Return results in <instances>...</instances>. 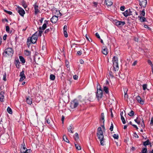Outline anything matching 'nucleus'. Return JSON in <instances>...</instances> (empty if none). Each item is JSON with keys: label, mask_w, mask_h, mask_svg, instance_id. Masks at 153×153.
Masks as SVG:
<instances>
[{"label": "nucleus", "mask_w": 153, "mask_h": 153, "mask_svg": "<svg viewBox=\"0 0 153 153\" xmlns=\"http://www.w3.org/2000/svg\"><path fill=\"white\" fill-rule=\"evenodd\" d=\"M97 135L98 139L100 141L101 145L102 146H104L105 145V139H104L103 132L100 127H99L98 128Z\"/></svg>", "instance_id": "f257e3e1"}, {"label": "nucleus", "mask_w": 153, "mask_h": 153, "mask_svg": "<svg viewBox=\"0 0 153 153\" xmlns=\"http://www.w3.org/2000/svg\"><path fill=\"white\" fill-rule=\"evenodd\" d=\"M14 53V51L12 48H9L5 49L3 53V56L5 57L11 56Z\"/></svg>", "instance_id": "f03ea898"}, {"label": "nucleus", "mask_w": 153, "mask_h": 153, "mask_svg": "<svg viewBox=\"0 0 153 153\" xmlns=\"http://www.w3.org/2000/svg\"><path fill=\"white\" fill-rule=\"evenodd\" d=\"M114 69L115 71H118L119 69L118 64V58L115 56H114L112 59Z\"/></svg>", "instance_id": "7ed1b4c3"}, {"label": "nucleus", "mask_w": 153, "mask_h": 153, "mask_svg": "<svg viewBox=\"0 0 153 153\" xmlns=\"http://www.w3.org/2000/svg\"><path fill=\"white\" fill-rule=\"evenodd\" d=\"M31 150L30 149H27L26 148L24 141L21 145L20 149L21 153H31Z\"/></svg>", "instance_id": "20e7f679"}, {"label": "nucleus", "mask_w": 153, "mask_h": 153, "mask_svg": "<svg viewBox=\"0 0 153 153\" xmlns=\"http://www.w3.org/2000/svg\"><path fill=\"white\" fill-rule=\"evenodd\" d=\"M80 101L79 100L74 99L72 101L70 104V107L72 109H74L77 107L79 105V102Z\"/></svg>", "instance_id": "39448f33"}, {"label": "nucleus", "mask_w": 153, "mask_h": 153, "mask_svg": "<svg viewBox=\"0 0 153 153\" xmlns=\"http://www.w3.org/2000/svg\"><path fill=\"white\" fill-rule=\"evenodd\" d=\"M97 91L96 93V96L98 100L101 99L102 96V91L101 88L98 89L97 88Z\"/></svg>", "instance_id": "423d86ee"}, {"label": "nucleus", "mask_w": 153, "mask_h": 153, "mask_svg": "<svg viewBox=\"0 0 153 153\" xmlns=\"http://www.w3.org/2000/svg\"><path fill=\"white\" fill-rule=\"evenodd\" d=\"M139 5L141 7H145L147 4V0H139Z\"/></svg>", "instance_id": "0eeeda50"}, {"label": "nucleus", "mask_w": 153, "mask_h": 153, "mask_svg": "<svg viewBox=\"0 0 153 153\" xmlns=\"http://www.w3.org/2000/svg\"><path fill=\"white\" fill-rule=\"evenodd\" d=\"M18 8L19 9L17 11L18 12L21 16H23L25 13L24 10L22 7L19 6H18Z\"/></svg>", "instance_id": "6e6552de"}, {"label": "nucleus", "mask_w": 153, "mask_h": 153, "mask_svg": "<svg viewBox=\"0 0 153 153\" xmlns=\"http://www.w3.org/2000/svg\"><path fill=\"white\" fill-rule=\"evenodd\" d=\"M24 73V69H23L22 71L20 72V78L19 79L20 82L22 81L25 78Z\"/></svg>", "instance_id": "1a4fd4ad"}, {"label": "nucleus", "mask_w": 153, "mask_h": 153, "mask_svg": "<svg viewBox=\"0 0 153 153\" xmlns=\"http://www.w3.org/2000/svg\"><path fill=\"white\" fill-rule=\"evenodd\" d=\"M125 24L124 21H117L116 22V25L118 27H121L124 25Z\"/></svg>", "instance_id": "9d476101"}, {"label": "nucleus", "mask_w": 153, "mask_h": 153, "mask_svg": "<svg viewBox=\"0 0 153 153\" xmlns=\"http://www.w3.org/2000/svg\"><path fill=\"white\" fill-rule=\"evenodd\" d=\"M58 20V17L56 16H53L51 19V22L53 23H55Z\"/></svg>", "instance_id": "9b49d317"}, {"label": "nucleus", "mask_w": 153, "mask_h": 153, "mask_svg": "<svg viewBox=\"0 0 153 153\" xmlns=\"http://www.w3.org/2000/svg\"><path fill=\"white\" fill-rule=\"evenodd\" d=\"M30 38V40L33 39L37 40L38 38V33L37 32L34 33L31 37H29Z\"/></svg>", "instance_id": "f8f14e48"}, {"label": "nucleus", "mask_w": 153, "mask_h": 153, "mask_svg": "<svg viewBox=\"0 0 153 153\" xmlns=\"http://www.w3.org/2000/svg\"><path fill=\"white\" fill-rule=\"evenodd\" d=\"M26 102L29 105H31L32 102V99L30 96L26 97Z\"/></svg>", "instance_id": "ddd939ff"}, {"label": "nucleus", "mask_w": 153, "mask_h": 153, "mask_svg": "<svg viewBox=\"0 0 153 153\" xmlns=\"http://www.w3.org/2000/svg\"><path fill=\"white\" fill-rule=\"evenodd\" d=\"M105 3L108 7L111 6L113 3L112 0H105Z\"/></svg>", "instance_id": "4468645a"}, {"label": "nucleus", "mask_w": 153, "mask_h": 153, "mask_svg": "<svg viewBox=\"0 0 153 153\" xmlns=\"http://www.w3.org/2000/svg\"><path fill=\"white\" fill-rule=\"evenodd\" d=\"M74 129V127L73 125L71 124L70 126L68 128V132L71 133H74L73 130Z\"/></svg>", "instance_id": "2eb2a0df"}, {"label": "nucleus", "mask_w": 153, "mask_h": 153, "mask_svg": "<svg viewBox=\"0 0 153 153\" xmlns=\"http://www.w3.org/2000/svg\"><path fill=\"white\" fill-rule=\"evenodd\" d=\"M4 92L3 91H1L0 93V101L1 102L4 101Z\"/></svg>", "instance_id": "dca6fc26"}, {"label": "nucleus", "mask_w": 153, "mask_h": 153, "mask_svg": "<svg viewBox=\"0 0 153 153\" xmlns=\"http://www.w3.org/2000/svg\"><path fill=\"white\" fill-rule=\"evenodd\" d=\"M34 9L35 10V14H37L39 12V10L38 9L39 7L38 5H36V4L35 3L34 5Z\"/></svg>", "instance_id": "f3484780"}, {"label": "nucleus", "mask_w": 153, "mask_h": 153, "mask_svg": "<svg viewBox=\"0 0 153 153\" xmlns=\"http://www.w3.org/2000/svg\"><path fill=\"white\" fill-rule=\"evenodd\" d=\"M136 99L138 102L141 104H143V101L141 99V97L139 96H137L136 97Z\"/></svg>", "instance_id": "a211bd4d"}, {"label": "nucleus", "mask_w": 153, "mask_h": 153, "mask_svg": "<svg viewBox=\"0 0 153 153\" xmlns=\"http://www.w3.org/2000/svg\"><path fill=\"white\" fill-rule=\"evenodd\" d=\"M129 11L130 9H129L128 10H126V11L123 13V14L124 15V16L126 17L130 16V13L129 12Z\"/></svg>", "instance_id": "6ab92c4d"}, {"label": "nucleus", "mask_w": 153, "mask_h": 153, "mask_svg": "<svg viewBox=\"0 0 153 153\" xmlns=\"http://www.w3.org/2000/svg\"><path fill=\"white\" fill-rule=\"evenodd\" d=\"M134 121L138 124H140L141 121H142V119L139 117H137L136 119L134 120Z\"/></svg>", "instance_id": "aec40b11"}, {"label": "nucleus", "mask_w": 153, "mask_h": 153, "mask_svg": "<svg viewBox=\"0 0 153 153\" xmlns=\"http://www.w3.org/2000/svg\"><path fill=\"white\" fill-rule=\"evenodd\" d=\"M102 53L105 55H107L108 54V49L107 48H104L102 49Z\"/></svg>", "instance_id": "412c9836"}, {"label": "nucleus", "mask_w": 153, "mask_h": 153, "mask_svg": "<svg viewBox=\"0 0 153 153\" xmlns=\"http://www.w3.org/2000/svg\"><path fill=\"white\" fill-rule=\"evenodd\" d=\"M138 18H139V20L141 22H145L146 21V18L140 16H139Z\"/></svg>", "instance_id": "4be33fe9"}, {"label": "nucleus", "mask_w": 153, "mask_h": 153, "mask_svg": "<svg viewBox=\"0 0 153 153\" xmlns=\"http://www.w3.org/2000/svg\"><path fill=\"white\" fill-rule=\"evenodd\" d=\"M100 121L101 122H102V121L103 123H104L105 120H104V113H102L101 114Z\"/></svg>", "instance_id": "5701e85b"}, {"label": "nucleus", "mask_w": 153, "mask_h": 153, "mask_svg": "<svg viewBox=\"0 0 153 153\" xmlns=\"http://www.w3.org/2000/svg\"><path fill=\"white\" fill-rule=\"evenodd\" d=\"M20 62L18 60L15 61V65L17 68H19L20 67Z\"/></svg>", "instance_id": "b1692460"}, {"label": "nucleus", "mask_w": 153, "mask_h": 153, "mask_svg": "<svg viewBox=\"0 0 153 153\" xmlns=\"http://www.w3.org/2000/svg\"><path fill=\"white\" fill-rule=\"evenodd\" d=\"M150 144H151V143L149 142V140H148L144 142L143 143V145L145 146Z\"/></svg>", "instance_id": "393cba45"}, {"label": "nucleus", "mask_w": 153, "mask_h": 153, "mask_svg": "<svg viewBox=\"0 0 153 153\" xmlns=\"http://www.w3.org/2000/svg\"><path fill=\"white\" fill-rule=\"evenodd\" d=\"M24 53L25 55L29 56L30 55L31 52L27 50H25L24 51Z\"/></svg>", "instance_id": "a878e982"}, {"label": "nucleus", "mask_w": 153, "mask_h": 153, "mask_svg": "<svg viewBox=\"0 0 153 153\" xmlns=\"http://www.w3.org/2000/svg\"><path fill=\"white\" fill-rule=\"evenodd\" d=\"M103 90L106 94H108L109 91L108 87L105 86H103Z\"/></svg>", "instance_id": "bb28decb"}, {"label": "nucleus", "mask_w": 153, "mask_h": 153, "mask_svg": "<svg viewBox=\"0 0 153 153\" xmlns=\"http://www.w3.org/2000/svg\"><path fill=\"white\" fill-rule=\"evenodd\" d=\"M74 139L76 141L78 140L79 139V135L77 133H76L74 135Z\"/></svg>", "instance_id": "cd10ccee"}, {"label": "nucleus", "mask_w": 153, "mask_h": 153, "mask_svg": "<svg viewBox=\"0 0 153 153\" xmlns=\"http://www.w3.org/2000/svg\"><path fill=\"white\" fill-rule=\"evenodd\" d=\"M127 90H126V91H124V97L125 100H127L128 98V95L127 94Z\"/></svg>", "instance_id": "c85d7f7f"}, {"label": "nucleus", "mask_w": 153, "mask_h": 153, "mask_svg": "<svg viewBox=\"0 0 153 153\" xmlns=\"http://www.w3.org/2000/svg\"><path fill=\"white\" fill-rule=\"evenodd\" d=\"M31 43H32V42H31V40H30L29 38H28L27 39V45L28 48L30 47Z\"/></svg>", "instance_id": "c756f323"}, {"label": "nucleus", "mask_w": 153, "mask_h": 153, "mask_svg": "<svg viewBox=\"0 0 153 153\" xmlns=\"http://www.w3.org/2000/svg\"><path fill=\"white\" fill-rule=\"evenodd\" d=\"M19 58L20 61L23 63H24L25 62V60L24 58L22 56H19Z\"/></svg>", "instance_id": "7c9ffc66"}, {"label": "nucleus", "mask_w": 153, "mask_h": 153, "mask_svg": "<svg viewBox=\"0 0 153 153\" xmlns=\"http://www.w3.org/2000/svg\"><path fill=\"white\" fill-rule=\"evenodd\" d=\"M63 139L66 142L69 143V141L68 140V139L67 138L66 136L65 135H64L63 137Z\"/></svg>", "instance_id": "2f4dec72"}, {"label": "nucleus", "mask_w": 153, "mask_h": 153, "mask_svg": "<svg viewBox=\"0 0 153 153\" xmlns=\"http://www.w3.org/2000/svg\"><path fill=\"white\" fill-rule=\"evenodd\" d=\"M22 5L23 6V7L25 9L27 7L26 2L24 1H22Z\"/></svg>", "instance_id": "473e14b6"}, {"label": "nucleus", "mask_w": 153, "mask_h": 153, "mask_svg": "<svg viewBox=\"0 0 153 153\" xmlns=\"http://www.w3.org/2000/svg\"><path fill=\"white\" fill-rule=\"evenodd\" d=\"M147 149L146 147L143 148L141 152L142 153H147Z\"/></svg>", "instance_id": "72a5a7b5"}, {"label": "nucleus", "mask_w": 153, "mask_h": 153, "mask_svg": "<svg viewBox=\"0 0 153 153\" xmlns=\"http://www.w3.org/2000/svg\"><path fill=\"white\" fill-rule=\"evenodd\" d=\"M7 111L10 114H12V109L9 107H8L7 108Z\"/></svg>", "instance_id": "f704fd0d"}, {"label": "nucleus", "mask_w": 153, "mask_h": 153, "mask_svg": "<svg viewBox=\"0 0 153 153\" xmlns=\"http://www.w3.org/2000/svg\"><path fill=\"white\" fill-rule=\"evenodd\" d=\"M55 76L54 75L51 74L50 75V79L51 80H53L55 79Z\"/></svg>", "instance_id": "c9c22d12"}, {"label": "nucleus", "mask_w": 153, "mask_h": 153, "mask_svg": "<svg viewBox=\"0 0 153 153\" xmlns=\"http://www.w3.org/2000/svg\"><path fill=\"white\" fill-rule=\"evenodd\" d=\"M75 146L76 149L78 150L81 149V148L79 145L75 143Z\"/></svg>", "instance_id": "e433bc0d"}, {"label": "nucleus", "mask_w": 153, "mask_h": 153, "mask_svg": "<svg viewBox=\"0 0 153 153\" xmlns=\"http://www.w3.org/2000/svg\"><path fill=\"white\" fill-rule=\"evenodd\" d=\"M39 29H40V30L39 31V34H38V35L39 36H42V33L43 31L42 30V27H39Z\"/></svg>", "instance_id": "4c0bfd02"}, {"label": "nucleus", "mask_w": 153, "mask_h": 153, "mask_svg": "<svg viewBox=\"0 0 153 153\" xmlns=\"http://www.w3.org/2000/svg\"><path fill=\"white\" fill-rule=\"evenodd\" d=\"M134 112L132 110H131V111L128 114V115L130 116H132L134 115Z\"/></svg>", "instance_id": "58836bf2"}, {"label": "nucleus", "mask_w": 153, "mask_h": 153, "mask_svg": "<svg viewBox=\"0 0 153 153\" xmlns=\"http://www.w3.org/2000/svg\"><path fill=\"white\" fill-rule=\"evenodd\" d=\"M121 120L122 121L123 123V124H125L126 123V122L125 118L123 116H121Z\"/></svg>", "instance_id": "ea45409f"}, {"label": "nucleus", "mask_w": 153, "mask_h": 153, "mask_svg": "<svg viewBox=\"0 0 153 153\" xmlns=\"http://www.w3.org/2000/svg\"><path fill=\"white\" fill-rule=\"evenodd\" d=\"M142 123H141V127H142V128H145V125H144V121L142 118Z\"/></svg>", "instance_id": "a19ab883"}, {"label": "nucleus", "mask_w": 153, "mask_h": 153, "mask_svg": "<svg viewBox=\"0 0 153 153\" xmlns=\"http://www.w3.org/2000/svg\"><path fill=\"white\" fill-rule=\"evenodd\" d=\"M113 137L115 139H117L119 138L118 135L117 134H114L113 135Z\"/></svg>", "instance_id": "79ce46f5"}, {"label": "nucleus", "mask_w": 153, "mask_h": 153, "mask_svg": "<svg viewBox=\"0 0 153 153\" xmlns=\"http://www.w3.org/2000/svg\"><path fill=\"white\" fill-rule=\"evenodd\" d=\"M4 144V140L2 139H0V144L3 145Z\"/></svg>", "instance_id": "37998d69"}, {"label": "nucleus", "mask_w": 153, "mask_h": 153, "mask_svg": "<svg viewBox=\"0 0 153 153\" xmlns=\"http://www.w3.org/2000/svg\"><path fill=\"white\" fill-rule=\"evenodd\" d=\"M3 80L5 81H6L7 80V79H6V73H5L4 75H3Z\"/></svg>", "instance_id": "c03bdc74"}, {"label": "nucleus", "mask_w": 153, "mask_h": 153, "mask_svg": "<svg viewBox=\"0 0 153 153\" xmlns=\"http://www.w3.org/2000/svg\"><path fill=\"white\" fill-rule=\"evenodd\" d=\"M47 27V25L46 23H44L43 24V25H42V30H45Z\"/></svg>", "instance_id": "a18cd8bd"}, {"label": "nucleus", "mask_w": 153, "mask_h": 153, "mask_svg": "<svg viewBox=\"0 0 153 153\" xmlns=\"http://www.w3.org/2000/svg\"><path fill=\"white\" fill-rule=\"evenodd\" d=\"M147 85L146 84H143V88L144 90H145L147 88Z\"/></svg>", "instance_id": "49530a36"}, {"label": "nucleus", "mask_w": 153, "mask_h": 153, "mask_svg": "<svg viewBox=\"0 0 153 153\" xmlns=\"http://www.w3.org/2000/svg\"><path fill=\"white\" fill-rule=\"evenodd\" d=\"M145 13L144 10H143L142 11L141 13H140V16H145Z\"/></svg>", "instance_id": "de8ad7c7"}, {"label": "nucleus", "mask_w": 153, "mask_h": 153, "mask_svg": "<svg viewBox=\"0 0 153 153\" xmlns=\"http://www.w3.org/2000/svg\"><path fill=\"white\" fill-rule=\"evenodd\" d=\"M6 30L7 32H9L10 31V27L8 26H7L6 27Z\"/></svg>", "instance_id": "09e8293b"}, {"label": "nucleus", "mask_w": 153, "mask_h": 153, "mask_svg": "<svg viewBox=\"0 0 153 153\" xmlns=\"http://www.w3.org/2000/svg\"><path fill=\"white\" fill-rule=\"evenodd\" d=\"M113 124L112 123H111V126L110 128V130L111 131H112L113 130Z\"/></svg>", "instance_id": "8fccbe9b"}, {"label": "nucleus", "mask_w": 153, "mask_h": 153, "mask_svg": "<svg viewBox=\"0 0 153 153\" xmlns=\"http://www.w3.org/2000/svg\"><path fill=\"white\" fill-rule=\"evenodd\" d=\"M46 119V122L48 124H49L50 123V120L49 119H47V118H46L45 119Z\"/></svg>", "instance_id": "3c124183"}, {"label": "nucleus", "mask_w": 153, "mask_h": 153, "mask_svg": "<svg viewBox=\"0 0 153 153\" xmlns=\"http://www.w3.org/2000/svg\"><path fill=\"white\" fill-rule=\"evenodd\" d=\"M93 6L95 7H96L98 4V3L96 2H93Z\"/></svg>", "instance_id": "603ef678"}, {"label": "nucleus", "mask_w": 153, "mask_h": 153, "mask_svg": "<svg viewBox=\"0 0 153 153\" xmlns=\"http://www.w3.org/2000/svg\"><path fill=\"white\" fill-rule=\"evenodd\" d=\"M64 36L65 37H67L68 36L67 31H64Z\"/></svg>", "instance_id": "864d4df0"}, {"label": "nucleus", "mask_w": 153, "mask_h": 153, "mask_svg": "<svg viewBox=\"0 0 153 153\" xmlns=\"http://www.w3.org/2000/svg\"><path fill=\"white\" fill-rule=\"evenodd\" d=\"M125 9V7L124 6H122L120 7V9L122 11H124Z\"/></svg>", "instance_id": "5fc2aeb1"}, {"label": "nucleus", "mask_w": 153, "mask_h": 153, "mask_svg": "<svg viewBox=\"0 0 153 153\" xmlns=\"http://www.w3.org/2000/svg\"><path fill=\"white\" fill-rule=\"evenodd\" d=\"M56 12L57 13V16H56L58 17L61 16V14L59 11H57Z\"/></svg>", "instance_id": "6e6d98bb"}, {"label": "nucleus", "mask_w": 153, "mask_h": 153, "mask_svg": "<svg viewBox=\"0 0 153 153\" xmlns=\"http://www.w3.org/2000/svg\"><path fill=\"white\" fill-rule=\"evenodd\" d=\"M42 49L44 51H46V48L45 46L44 45L42 46Z\"/></svg>", "instance_id": "4d7b16f0"}, {"label": "nucleus", "mask_w": 153, "mask_h": 153, "mask_svg": "<svg viewBox=\"0 0 153 153\" xmlns=\"http://www.w3.org/2000/svg\"><path fill=\"white\" fill-rule=\"evenodd\" d=\"M82 53V52L81 50L78 51L77 52V54L79 56L81 55Z\"/></svg>", "instance_id": "13d9d810"}, {"label": "nucleus", "mask_w": 153, "mask_h": 153, "mask_svg": "<svg viewBox=\"0 0 153 153\" xmlns=\"http://www.w3.org/2000/svg\"><path fill=\"white\" fill-rule=\"evenodd\" d=\"M96 37L99 39H100V36L98 33H96L95 34Z\"/></svg>", "instance_id": "bf43d9fd"}, {"label": "nucleus", "mask_w": 153, "mask_h": 153, "mask_svg": "<svg viewBox=\"0 0 153 153\" xmlns=\"http://www.w3.org/2000/svg\"><path fill=\"white\" fill-rule=\"evenodd\" d=\"M150 124L152 126L153 125V117L151 118Z\"/></svg>", "instance_id": "052dcab7"}, {"label": "nucleus", "mask_w": 153, "mask_h": 153, "mask_svg": "<svg viewBox=\"0 0 153 153\" xmlns=\"http://www.w3.org/2000/svg\"><path fill=\"white\" fill-rule=\"evenodd\" d=\"M73 78L74 79L76 80L78 79V76L76 75H75L74 76Z\"/></svg>", "instance_id": "680f3d73"}, {"label": "nucleus", "mask_w": 153, "mask_h": 153, "mask_svg": "<svg viewBox=\"0 0 153 153\" xmlns=\"http://www.w3.org/2000/svg\"><path fill=\"white\" fill-rule=\"evenodd\" d=\"M29 39H30V40H31V41L32 42V44H34L35 43H36V40H34L33 39L30 40V38H29Z\"/></svg>", "instance_id": "e2e57ef3"}, {"label": "nucleus", "mask_w": 153, "mask_h": 153, "mask_svg": "<svg viewBox=\"0 0 153 153\" xmlns=\"http://www.w3.org/2000/svg\"><path fill=\"white\" fill-rule=\"evenodd\" d=\"M67 26L66 25H65L63 27L64 31H66L67 30Z\"/></svg>", "instance_id": "0e129e2a"}, {"label": "nucleus", "mask_w": 153, "mask_h": 153, "mask_svg": "<svg viewBox=\"0 0 153 153\" xmlns=\"http://www.w3.org/2000/svg\"><path fill=\"white\" fill-rule=\"evenodd\" d=\"M65 119V117L63 115H62V119H61V120L62 122V123L63 124L64 123V121Z\"/></svg>", "instance_id": "69168bd1"}, {"label": "nucleus", "mask_w": 153, "mask_h": 153, "mask_svg": "<svg viewBox=\"0 0 153 153\" xmlns=\"http://www.w3.org/2000/svg\"><path fill=\"white\" fill-rule=\"evenodd\" d=\"M137 63V61H135L132 64V66H135Z\"/></svg>", "instance_id": "338daca9"}, {"label": "nucleus", "mask_w": 153, "mask_h": 153, "mask_svg": "<svg viewBox=\"0 0 153 153\" xmlns=\"http://www.w3.org/2000/svg\"><path fill=\"white\" fill-rule=\"evenodd\" d=\"M149 65H152V62L150 60H148L147 61Z\"/></svg>", "instance_id": "774afa93"}]
</instances>
